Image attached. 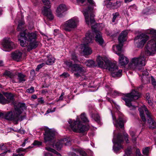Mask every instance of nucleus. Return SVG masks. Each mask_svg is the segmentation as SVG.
Segmentation results:
<instances>
[{
  "label": "nucleus",
  "mask_w": 156,
  "mask_h": 156,
  "mask_svg": "<svg viewBox=\"0 0 156 156\" xmlns=\"http://www.w3.org/2000/svg\"><path fill=\"white\" fill-rule=\"evenodd\" d=\"M47 60L46 61V64L48 65L53 64L55 62V58L51 55H49L47 57Z\"/></svg>",
  "instance_id": "30"
},
{
  "label": "nucleus",
  "mask_w": 156,
  "mask_h": 156,
  "mask_svg": "<svg viewBox=\"0 0 156 156\" xmlns=\"http://www.w3.org/2000/svg\"><path fill=\"white\" fill-rule=\"evenodd\" d=\"M148 103L150 106H151L152 105V103L151 100H147Z\"/></svg>",
  "instance_id": "63"
},
{
  "label": "nucleus",
  "mask_w": 156,
  "mask_h": 156,
  "mask_svg": "<svg viewBox=\"0 0 156 156\" xmlns=\"http://www.w3.org/2000/svg\"><path fill=\"white\" fill-rule=\"evenodd\" d=\"M151 81L153 85H156V81L152 76H151Z\"/></svg>",
  "instance_id": "54"
},
{
  "label": "nucleus",
  "mask_w": 156,
  "mask_h": 156,
  "mask_svg": "<svg viewBox=\"0 0 156 156\" xmlns=\"http://www.w3.org/2000/svg\"><path fill=\"white\" fill-rule=\"evenodd\" d=\"M44 63H42L41 64H40L38 65L36 69V71H38V70L42 67H43L44 65Z\"/></svg>",
  "instance_id": "49"
},
{
  "label": "nucleus",
  "mask_w": 156,
  "mask_h": 156,
  "mask_svg": "<svg viewBox=\"0 0 156 156\" xmlns=\"http://www.w3.org/2000/svg\"><path fill=\"white\" fill-rule=\"evenodd\" d=\"M107 68L111 72L113 77H120L122 75V70H118L117 66L114 63L109 62Z\"/></svg>",
  "instance_id": "13"
},
{
  "label": "nucleus",
  "mask_w": 156,
  "mask_h": 156,
  "mask_svg": "<svg viewBox=\"0 0 156 156\" xmlns=\"http://www.w3.org/2000/svg\"><path fill=\"white\" fill-rule=\"evenodd\" d=\"M137 136H135L132 137V140L133 143H135L136 140V138Z\"/></svg>",
  "instance_id": "56"
},
{
  "label": "nucleus",
  "mask_w": 156,
  "mask_h": 156,
  "mask_svg": "<svg viewBox=\"0 0 156 156\" xmlns=\"http://www.w3.org/2000/svg\"><path fill=\"white\" fill-rule=\"evenodd\" d=\"M93 10L92 7H88V10H83V14L86 23L89 25L90 24L92 28H95L93 26L95 24V22L94 20V15L93 13L91 12Z\"/></svg>",
  "instance_id": "8"
},
{
  "label": "nucleus",
  "mask_w": 156,
  "mask_h": 156,
  "mask_svg": "<svg viewBox=\"0 0 156 156\" xmlns=\"http://www.w3.org/2000/svg\"><path fill=\"white\" fill-rule=\"evenodd\" d=\"M96 62L99 67L103 68L106 67L105 65L106 62L104 57L98 55L97 57Z\"/></svg>",
  "instance_id": "24"
},
{
  "label": "nucleus",
  "mask_w": 156,
  "mask_h": 156,
  "mask_svg": "<svg viewBox=\"0 0 156 156\" xmlns=\"http://www.w3.org/2000/svg\"><path fill=\"white\" fill-rule=\"evenodd\" d=\"M113 122L116 127H120L122 129L124 127V122L123 119L120 117L118 120L116 119L115 117L112 116Z\"/></svg>",
  "instance_id": "22"
},
{
  "label": "nucleus",
  "mask_w": 156,
  "mask_h": 156,
  "mask_svg": "<svg viewBox=\"0 0 156 156\" xmlns=\"http://www.w3.org/2000/svg\"><path fill=\"white\" fill-rule=\"evenodd\" d=\"M138 110L140 113V116L144 122H145L146 121L144 113H145L147 115L148 119V124L149 128L151 129L156 128V122L151 118V113L146 106L145 105H143Z\"/></svg>",
  "instance_id": "4"
},
{
  "label": "nucleus",
  "mask_w": 156,
  "mask_h": 156,
  "mask_svg": "<svg viewBox=\"0 0 156 156\" xmlns=\"http://www.w3.org/2000/svg\"><path fill=\"white\" fill-rule=\"evenodd\" d=\"M20 36L23 37L25 40L28 41H32L36 40L37 35L36 33H27L26 32H23L20 34Z\"/></svg>",
  "instance_id": "16"
},
{
  "label": "nucleus",
  "mask_w": 156,
  "mask_h": 156,
  "mask_svg": "<svg viewBox=\"0 0 156 156\" xmlns=\"http://www.w3.org/2000/svg\"><path fill=\"white\" fill-rule=\"evenodd\" d=\"M140 96V94L139 92L135 90H133L131 93L126 94L125 97L122 98L125 101L127 106L131 109H135L136 107L132 105L131 102L133 100L138 99Z\"/></svg>",
  "instance_id": "6"
},
{
  "label": "nucleus",
  "mask_w": 156,
  "mask_h": 156,
  "mask_svg": "<svg viewBox=\"0 0 156 156\" xmlns=\"http://www.w3.org/2000/svg\"><path fill=\"white\" fill-rule=\"evenodd\" d=\"M38 45L36 40L34 41H30V44L28 46V50H31L33 49L36 48Z\"/></svg>",
  "instance_id": "29"
},
{
  "label": "nucleus",
  "mask_w": 156,
  "mask_h": 156,
  "mask_svg": "<svg viewBox=\"0 0 156 156\" xmlns=\"http://www.w3.org/2000/svg\"><path fill=\"white\" fill-rule=\"evenodd\" d=\"M27 92L29 93H32L34 91V88L33 87H31L30 88L27 90Z\"/></svg>",
  "instance_id": "46"
},
{
  "label": "nucleus",
  "mask_w": 156,
  "mask_h": 156,
  "mask_svg": "<svg viewBox=\"0 0 156 156\" xmlns=\"http://www.w3.org/2000/svg\"><path fill=\"white\" fill-rule=\"evenodd\" d=\"M130 135L132 137L135 136V133L133 131H131L130 132Z\"/></svg>",
  "instance_id": "59"
},
{
  "label": "nucleus",
  "mask_w": 156,
  "mask_h": 156,
  "mask_svg": "<svg viewBox=\"0 0 156 156\" xmlns=\"http://www.w3.org/2000/svg\"><path fill=\"white\" fill-rule=\"evenodd\" d=\"M46 149L47 150V151L52 152L55 154H57L58 155L60 156L61 155L60 154H59V153L57 152V151H56L54 149H52L50 147H46Z\"/></svg>",
  "instance_id": "38"
},
{
  "label": "nucleus",
  "mask_w": 156,
  "mask_h": 156,
  "mask_svg": "<svg viewBox=\"0 0 156 156\" xmlns=\"http://www.w3.org/2000/svg\"><path fill=\"white\" fill-rule=\"evenodd\" d=\"M122 2L120 1H117L113 3H109L106 5L108 8H112L113 9H117L121 5Z\"/></svg>",
  "instance_id": "25"
},
{
  "label": "nucleus",
  "mask_w": 156,
  "mask_h": 156,
  "mask_svg": "<svg viewBox=\"0 0 156 156\" xmlns=\"http://www.w3.org/2000/svg\"><path fill=\"white\" fill-rule=\"evenodd\" d=\"M141 154L140 151L139 149H137L136 151V156H140Z\"/></svg>",
  "instance_id": "55"
},
{
  "label": "nucleus",
  "mask_w": 156,
  "mask_h": 156,
  "mask_svg": "<svg viewBox=\"0 0 156 156\" xmlns=\"http://www.w3.org/2000/svg\"><path fill=\"white\" fill-rule=\"evenodd\" d=\"M37 101L38 102L39 104H42L44 103V101L43 100L42 98H38L37 99Z\"/></svg>",
  "instance_id": "53"
},
{
  "label": "nucleus",
  "mask_w": 156,
  "mask_h": 156,
  "mask_svg": "<svg viewBox=\"0 0 156 156\" xmlns=\"http://www.w3.org/2000/svg\"><path fill=\"white\" fill-rule=\"evenodd\" d=\"M42 143L41 142H39L37 141H35L33 143L34 145L40 146L41 145Z\"/></svg>",
  "instance_id": "51"
},
{
  "label": "nucleus",
  "mask_w": 156,
  "mask_h": 156,
  "mask_svg": "<svg viewBox=\"0 0 156 156\" xmlns=\"http://www.w3.org/2000/svg\"><path fill=\"white\" fill-rule=\"evenodd\" d=\"M150 147H147L143 149L142 151L143 154L147 156L148 155V153L150 151Z\"/></svg>",
  "instance_id": "37"
},
{
  "label": "nucleus",
  "mask_w": 156,
  "mask_h": 156,
  "mask_svg": "<svg viewBox=\"0 0 156 156\" xmlns=\"http://www.w3.org/2000/svg\"><path fill=\"white\" fill-rule=\"evenodd\" d=\"M113 17L112 19V22H114L116 18L119 16V14L118 12H115L112 14Z\"/></svg>",
  "instance_id": "43"
},
{
  "label": "nucleus",
  "mask_w": 156,
  "mask_h": 156,
  "mask_svg": "<svg viewBox=\"0 0 156 156\" xmlns=\"http://www.w3.org/2000/svg\"><path fill=\"white\" fill-rule=\"evenodd\" d=\"M116 54L119 56V64L121 66H124L129 62L128 59L120 52H116Z\"/></svg>",
  "instance_id": "20"
},
{
  "label": "nucleus",
  "mask_w": 156,
  "mask_h": 156,
  "mask_svg": "<svg viewBox=\"0 0 156 156\" xmlns=\"http://www.w3.org/2000/svg\"><path fill=\"white\" fill-rule=\"evenodd\" d=\"M30 146H29L26 149H23L22 147L19 148L16 150V151L17 153H19L22 152H27V149L30 148Z\"/></svg>",
  "instance_id": "41"
},
{
  "label": "nucleus",
  "mask_w": 156,
  "mask_h": 156,
  "mask_svg": "<svg viewBox=\"0 0 156 156\" xmlns=\"http://www.w3.org/2000/svg\"><path fill=\"white\" fill-rule=\"evenodd\" d=\"M123 45L122 43L119 42V44L116 46V49L119 52H120L121 54L122 52V48Z\"/></svg>",
  "instance_id": "40"
},
{
  "label": "nucleus",
  "mask_w": 156,
  "mask_h": 156,
  "mask_svg": "<svg viewBox=\"0 0 156 156\" xmlns=\"http://www.w3.org/2000/svg\"><path fill=\"white\" fill-rule=\"evenodd\" d=\"M72 59L74 61L75 63L77 62L78 61V59L75 53H73L71 55Z\"/></svg>",
  "instance_id": "42"
},
{
  "label": "nucleus",
  "mask_w": 156,
  "mask_h": 156,
  "mask_svg": "<svg viewBox=\"0 0 156 156\" xmlns=\"http://www.w3.org/2000/svg\"><path fill=\"white\" fill-rule=\"evenodd\" d=\"M149 39V37L147 35L142 34L135 37L134 42L138 48H142Z\"/></svg>",
  "instance_id": "11"
},
{
  "label": "nucleus",
  "mask_w": 156,
  "mask_h": 156,
  "mask_svg": "<svg viewBox=\"0 0 156 156\" xmlns=\"http://www.w3.org/2000/svg\"><path fill=\"white\" fill-rule=\"evenodd\" d=\"M71 145V142L69 139L68 138H64L57 142L54 145V147L56 148L57 150H60L63 145L66 146H69Z\"/></svg>",
  "instance_id": "15"
},
{
  "label": "nucleus",
  "mask_w": 156,
  "mask_h": 156,
  "mask_svg": "<svg viewBox=\"0 0 156 156\" xmlns=\"http://www.w3.org/2000/svg\"><path fill=\"white\" fill-rule=\"evenodd\" d=\"M80 118L81 120L84 122L87 123L89 122V120L88 119L85 114L84 113L81 114L80 115Z\"/></svg>",
  "instance_id": "36"
},
{
  "label": "nucleus",
  "mask_w": 156,
  "mask_h": 156,
  "mask_svg": "<svg viewBox=\"0 0 156 156\" xmlns=\"http://www.w3.org/2000/svg\"><path fill=\"white\" fill-rule=\"evenodd\" d=\"M79 22L78 18L73 17L64 23L63 28L66 31H70L77 27Z\"/></svg>",
  "instance_id": "9"
},
{
  "label": "nucleus",
  "mask_w": 156,
  "mask_h": 156,
  "mask_svg": "<svg viewBox=\"0 0 156 156\" xmlns=\"http://www.w3.org/2000/svg\"><path fill=\"white\" fill-rule=\"evenodd\" d=\"M19 37H20V38H19V40L20 41V45L23 47H25L27 45L28 43L26 42V41L24 42L23 40V39H24L23 37H21L20 35L19 36Z\"/></svg>",
  "instance_id": "35"
},
{
  "label": "nucleus",
  "mask_w": 156,
  "mask_h": 156,
  "mask_svg": "<svg viewBox=\"0 0 156 156\" xmlns=\"http://www.w3.org/2000/svg\"><path fill=\"white\" fill-rule=\"evenodd\" d=\"M91 117L98 123H100L101 118L98 114H93L91 115Z\"/></svg>",
  "instance_id": "32"
},
{
  "label": "nucleus",
  "mask_w": 156,
  "mask_h": 156,
  "mask_svg": "<svg viewBox=\"0 0 156 156\" xmlns=\"http://www.w3.org/2000/svg\"><path fill=\"white\" fill-rule=\"evenodd\" d=\"M7 100L6 99L2 94H0V103L2 104H6L10 101H12L14 99V97L12 94L9 93L6 95Z\"/></svg>",
  "instance_id": "19"
},
{
  "label": "nucleus",
  "mask_w": 156,
  "mask_h": 156,
  "mask_svg": "<svg viewBox=\"0 0 156 156\" xmlns=\"http://www.w3.org/2000/svg\"><path fill=\"white\" fill-rule=\"evenodd\" d=\"M146 57L143 55L138 57L132 58L129 63V67L133 70H141L146 64Z\"/></svg>",
  "instance_id": "5"
},
{
  "label": "nucleus",
  "mask_w": 156,
  "mask_h": 156,
  "mask_svg": "<svg viewBox=\"0 0 156 156\" xmlns=\"http://www.w3.org/2000/svg\"><path fill=\"white\" fill-rule=\"evenodd\" d=\"M4 75L8 76L10 78H12L13 77V74L12 73L9 71H6L4 73Z\"/></svg>",
  "instance_id": "44"
},
{
  "label": "nucleus",
  "mask_w": 156,
  "mask_h": 156,
  "mask_svg": "<svg viewBox=\"0 0 156 156\" xmlns=\"http://www.w3.org/2000/svg\"><path fill=\"white\" fill-rule=\"evenodd\" d=\"M19 24L18 25L17 30L18 31H21L20 33H23V32H26L25 29V26L24 25V22L23 20H20L18 22Z\"/></svg>",
  "instance_id": "27"
},
{
  "label": "nucleus",
  "mask_w": 156,
  "mask_h": 156,
  "mask_svg": "<svg viewBox=\"0 0 156 156\" xmlns=\"http://www.w3.org/2000/svg\"><path fill=\"white\" fill-rule=\"evenodd\" d=\"M146 32L155 36L153 39L148 41L145 47V54L146 55H151L156 51V30L151 28L147 30Z\"/></svg>",
  "instance_id": "2"
},
{
  "label": "nucleus",
  "mask_w": 156,
  "mask_h": 156,
  "mask_svg": "<svg viewBox=\"0 0 156 156\" xmlns=\"http://www.w3.org/2000/svg\"><path fill=\"white\" fill-rule=\"evenodd\" d=\"M64 64L66 65V67L71 71L72 69L73 66L72 61H66L64 62Z\"/></svg>",
  "instance_id": "34"
},
{
  "label": "nucleus",
  "mask_w": 156,
  "mask_h": 156,
  "mask_svg": "<svg viewBox=\"0 0 156 156\" xmlns=\"http://www.w3.org/2000/svg\"><path fill=\"white\" fill-rule=\"evenodd\" d=\"M18 79L19 80V83H21L25 81L26 80L25 79L26 76L21 73H19L17 74Z\"/></svg>",
  "instance_id": "31"
},
{
  "label": "nucleus",
  "mask_w": 156,
  "mask_h": 156,
  "mask_svg": "<svg viewBox=\"0 0 156 156\" xmlns=\"http://www.w3.org/2000/svg\"><path fill=\"white\" fill-rule=\"evenodd\" d=\"M88 2L92 6H95L94 2L93 0H87Z\"/></svg>",
  "instance_id": "50"
},
{
  "label": "nucleus",
  "mask_w": 156,
  "mask_h": 156,
  "mask_svg": "<svg viewBox=\"0 0 156 156\" xmlns=\"http://www.w3.org/2000/svg\"><path fill=\"white\" fill-rule=\"evenodd\" d=\"M45 156H52L51 154L49 152L45 153L44 154Z\"/></svg>",
  "instance_id": "60"
},
{
  "label": "nucleus",
  "mask_w": 156,
  "mask_h": 156,
  "mask_svg": "<svg viewBox=\"0 0 156 156\" xmlns=\"http://www.w3.org/2000/svg\"><path fill=\"white\" fill-rule=\"evenodd\" d=\"M14 109L13 113L9 112L7 113L0 112V117H4L8 120L14 121L17 123L18 121H21L25 118V115H20L23 109H25V104L18 103L15 104Z\"/></svg>",
  "instance_id": "1"
},
{
  "label": "nucleus",
  "mask_w": 156,
  "mask_h": 156,
  "mask_svg": "<svg viewBox=\"0 0 156 156\" xmlns=\"http://www.w3.org/2000/svg\"><path fill=\"white\" fill-rule=\"evenodd\" d=\"M2 45L3 47L10 49L15 47L14 44L11 41L9 37L5 38L3 39Z\"/></svg>",
  "instance_id": "18"
},
{
  "label": "nucleus",
  "mask_w": 156,
  "mask_h": 156,
  "mask_svg": "<svg viewBox=\"0 0 156 156\" xmlns=\"http://www.w3.org/2000/svg\"><path fill=\"white\" fill-rule=\"evenodd\" d=\"M127 34V31H123L120 34L118 38V40L119 42L122 43L126 40V36Z\"/></svg>",
  "instance_id": "28"
},
{
  "label": "nucleus",
  "mask_w": 156,
  "mask_h": 156,
  "mask_svg": "<svg viewBox=\"0 0 156 156\" xmlns=\"http://www.w3.org/2000/svg\"><path fill=\"white\" fill-rule=\"evenodd\" d=\"M71 72L73 73L76 72L74 75L76 77H78L81 76L84 72V69L80 64H74L73 65Z\"/></svg>",
  "instance_id": "14"
},
{
  "label": "nucleus",
  "mask_w": 156,
  "mask_h": 156,
  "mask_svg": "<svg viewBox=\"0 0 156 156\" xmlns=\"http://www.w3.org/2000/svg\"><path fill=\"white\" fill-rule=\"evenodd\" d=\"M0 147L2 150H4L5 151H7V149L6 147L3 144H1Z\"/></svg>",
  "instance_id": "52"
},
{
  "label": "nucleus",
  "mask_w": 156,
  "mask_h": 156,
  "mask_svg": "<svg viewBox=\"0 0 156 156\" xmlns=\"http://www.w3.org/2000/svg\"><path fill=\"white\" fill-rule=\"evenodd\" d=\"M78 152L81 156H87L86 152L83 150H78Z\"/></svg>",
  "instance_id": "45"
},
{
  "label": "nucleus",
  "mask_w": 156,
  "mask_h": 156,
  "mask_svg": "<svg viewBox=\"0 0 156 156\" xmlns=\"http://www.w3.org/2000/svg\"><path fill=\"white\" fill-rule=\"evenodd\" d=\"M67 10V8L65 5L61 4L57 8L56 10V15L59 17L62 16V13Z\"/></svg>",
  "instance_id": "23"
},
{
  "label": "nucleus",
  "mask_w": 156,
  "mask_h": 156,
  "mask_svg": "<svg viewBox=\"0 0 156 156\" xmlns=\"http://www.w3.org/2000/svg\"><path fill=\"white\" fill-rule=\"evenodd\" d=\"M62 76H64L65 77H66L69 76V75L67 73H64L62 75Z\"/></svg>",
  "instance_id": "58"
},
{
  "label": "nucleus",
  "mask_w": 156,
  "mask_h": 156,
  "mask_svg": "<svg viewBox=\"0 0 156 156\" xmlns=\"http://www.w3.org/2000/svg\"><path fill=\"white\" fill-rule=\"evenodd\" d=\"M43 4L44 5L42 10L43 15L47 17L50 20H52L54 16L52 15L50 8L52 5L49 0H42Z\"/></svg>",
  "instance_id": "10"
},
{
  "label": "nucleus",
  "mask_w": 156,
  "mask_h": 156,
  "mask_svg": "<svg viewBox=\"0 0 156 156\" xmlns=\"http://www.w3.org/2000/svg\"><path fill=\"white\" fill-rule=\"evenodd\" d=\"M123 135H124V137L125 140L126 141V143H129V141L128 140L129 136H128V134L126 133H124Z\"/></svg>",
  "instance_id": "47"
},
{
  "label": "nucleus",
  "mask_w": 156,
  "mask_h": 156,
  "mask_svg": "<svg viewBox=\"0 0 156 156\" xmlns=\"http://www.w3.org/2000/svg\"><path fill=\"white\" fill-rule=\"evenodd\" d=\"M44 140L45 142L50 141L53 139L55 135V133L51 129L47 128L44 129Z\"/></svg>",
  "instance_id": "17"
},
{
  "label": "nucleus",
  "mask_w": 156,
  "mask_h": 156,
  "mask_svg": "<svg viewBox=\"0 0 156 156\" xmlns=\"http://www.w3.org/2000/svg\"><path fill=\"white\" fill-rule=\"evenodd\" d=\"M81 51L83 52V54L85 55H89L92 53V51L88 46L86 44H81L80 46Z\"/></svg>",
  "instance_id": "21"
},
{
  "label": "nucleus",
  "mask_w": 156,
  "mask_h": 156,
  "mask_svg": "<svg viewBox=\"0 0 156 156\" xmlns=\"http://www.w3.org/2000/svg\"><path fill=\"white\" fill-rule=\"evenodd\" d=\"M150 98L149 94H146V98L147 100H148Z\"/></svg>",
  "instance_id": "64"
},
{
  "label": "nucleus",
  "mask_w": 156,
  "mask_h": 156,
  "mask_svg": "<svg viewBox=\"0 0 156 156\" xmlns=\"http://www.w3.org/2000/svg\"><path fill=\"white\" fill-rule=\"evenodd\" d=\"M85 64L88 67H94L95 66L94 62L92 60L87 61L85 62Z\"/></svg>",
  "instance_id": "33"
},
{
  "label": "nucleus",
  "mask_w": 156,
  "mask_h": 156,
  "mask_svg": "<svg viewBox=\"0 0 156 156\" xmlns=\"http://www.w3.org/2000/svg\"><path fill=\"white\" fill-rule=\"evenodd\" d=\"M69 155L70 156H79L78 155H76L75 153L73 152L70 153L69 154Z\"/></svg>",
  "instance_id": "61"
},
{
  "label": "nucleus",
  "mask_w": 156,
  "mask_h": 156,
  "mask_svg": "<svg viewBox=\"0 0 156 156\" xmlns=\"http://www.w3.org/2000/svg\"><path fill=\"white\" fill-rule=\"evenodd\" d=\"M24 154H13L12 156H23Z\"/></svg>",
  "instance_id": "57"
},
{
  "label": "nucleus",
  "mask_w": 156,
  "mask_h": 156,
  "mask_svg": "<svg viewBox=\"0 0 156 156\" xmlns=\"http://www.w3.org/2000/svg\"><path fill=\"white\" fill-rule=\"evenodd\" d=\"M77 1L78 3H83L85 2V0H77Z\"/></svg>",
  "instance_id": "62"
},
{
  "label": "nucleus",
  "mask_w": 156,
  "mask_h": 156,
  "mask_svg": "<svg viewBox=\"0 0 156 156\" xmlns=\"http://www.w3.org/2000/svg\"><path fill=\"white\" fill-rule=\"evenodd\" d=\"M132 154L131 148L130 147H128L125 151V154L127 156H130Z\"/></svg>",
  "instance_id": "39"
},
{
  "label": "nucleus",
  "mask_w": 156,
  "mask_h": 156,
  "mask_svg": "<svg viewBox=\"0 0 156 156\" xmlns=\"http://www.w3.org/2000/svg\"><path fill=\"white\" fill-rule=\"evenodd\" d=\"M55 110V108H54L52 110L51 109H48V110L47 111L46 113H45V114H48L51 112H54Z\"/></svg>",
  "instance_id": "48"
},
{
  "label": "nucleus",
  "mask_w": 156,
  "mask_h": 156,
  "mask_svg": "<svg viewBox=\"0 0 156 156\" xmlns=\"http://www.w3.org/2000/svg\"><path fill=\"white\" fill-rule=\"evenodd\" d=\"M91 32L88 31L86 33L85 37L83 39L84 43L87 45L89 43L92 42L93 38H94V35L95 36V41L100 45H102L104 41L102 37V34L99 31L95 30L91 33Z\"/></svg>",
  "instance_id": "3"
},
{
  "label": "nucleus",
  "mask_w": 156,
  "mask_h": 156,
  "mask_svg": "<svg viewBox=\"0 0 156 156\" xmlns=\"http://www.w3.org/2000/svg\"><path fill=\"white\" fill-rule=\"evenodd\" d=\"M113 142L114 143L113 148L115 152L116 153L123 148L121 144L123 142V139L120 133H119L116 137L114 136Z\"/></svg>",
  "instance_id": "12"
},
{
  "label": "nucleus",
  "mask_w": 156,
  "mask_h": 156,
  "mask_svg": "<svg viewBox=\"0 0 156 156\" xmlns=\"http://www.w3.org/2000/svg\"><path fill=\"white\" fill-rule=\"evenodd\" d=\"M70 128L74 132L83 133L87 130L88 128L82 125V122L77 119L76 121H72L70 119L69 121Z\"/></svg>",
  "instance_id": "7"
},
{
  "label": "nucleus",
  "mask_w": 156,
  "mask_h": 156,
  "mask_svg": "<svg viewBox=\"0 0 156 156\" xmlns=\"http://www.w3.org/2000/svg\"><path fill=\"white\" fill-rule=\"evenodd\" d=\"M22 54L21 52L16 51L12 53V58L15 60L18 61L21 59Z\"/></svg>",
  "instance_id": "26"
}]
</instances>
